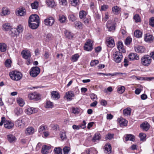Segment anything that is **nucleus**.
Instances as JSON below:
<instances>
[{
	"label": "nucleus",
	"mask_w": 154,
	"mask_h": 154,
	"mask_svg": "<svg viewBox=\"0 0 154 154\" xmlns=\"http://www.w3.org/2000/svg\"><path fill=\"white\" fill-rule=\"evenodd\" d=\"M15 125L20 128H24L25 125L24 119L21 118L18 119L16 121Z\"/></svg>",
	"instance_id": "obj_6"
},
{
	"label": "nucleus",
	"mask_w": 154,
	"mask_h": 154,
	"mask_svg": "<svg viewBox=\"0 0 154 154\" xmlns=\"http://www.w3.org/2000/svg\"><path fill=\"white\" fill-rule=\"evenodd\" d=\"M38 3L37 2H35L31 4L32 8L33 9H36L38 7Z\"/></svg>",
	"instance_id": "obj_55"
},
{
	"label": "nucleus",
	"mask_w": 154,
	"mask_h": 154,
	"mask_svg": "<svg viewBox=\"0 0 154 154\" xmlns=\"http://www.w3.org/2000/svg\"><path fill=\"white\" fill-rule=\"evenodd\" d=\"M134 49L136 52L143 53L146 51L145 48L142 46H138L134 47Z\"/></svg>",
	"instance_id": "obj_16"
},
{
	"label": "nucleus",
	"mask_w": 154,
	"mask_h": 154,
	"mask_svg": "<svg viewBox=\"0 0 154 154\" xmlns=\"http://www.w3.org/2000/svg\"><path fill=\"white\" fill-rule=\"evenodd\" d=\"M141 129L144 131H147L150 128V125L146 122H144L140 125Z\"/></svg>",
	"instance_id": "obj_13"
},
{
	"label": "nucleus",
	"mask_w": 154,
	"mask_h": 154,
	"mask_svg": "<svg viewBox=\"0 0 154 154\" xmlns=\"http://www.w3.org/2000/svg\"><path fill=\"white\" fill-rule=\"evenodd\" d=\"M149 25L152 27H154V17H152L149 19Z\"/></svg>",
	"instance_id": "obj_59"
},
{
	"label": "nucleus",
	"mask_w": 154,
	"mask_h": 154,
	"mask_svg": "<svg viewBox=\"0 0 154 154\" xmlns=\"http://www.w3.org/2000/svg\"><path fill=\"white\" fill-rule=\"evenodd\" d=\"M129 59L131 60H138L139 56L135 53H131L128 55Z\"/></svg>",
	"instance_id": "obj_20"
},
{
	"label": "nucleus",
	"mask_w": 154,
	"mask_h": 154,
	"mask_svg": "<svg viewBox=\"0 0 154 154\" xmlns=\"http://www.w3.org/2000/svg\"><path fill=\"white\" fill-rule=\"evenodd\" d=\"M132 38L129 37H127L125 41V44L126 45H129L132 41Z\"/></svg>",
	"instance_id": "obj_51"
},
{
	"label": "nucleus",
	"mask_w": 154,
	"mask_h": 154,
	"mask_svg": "<svg viewBox=\"0 0 154 154\" xmlns=\"http://www.w3.org/2000/svg\"><path fill=\"white\" fill-rule=\"evenodd\" d=\"M54 151L55 154H62V149L60 147H55Z\"/></svg>",
	"instance_id": "obj_40"
},
{
	"label": "nucleus",
	"mask_w": 154,
	"mask_h": 154,
	"mask_svg": "<svg viewBox=\"0 0 154 154\" xmlns=\"http://www.w3.org/2000/svg\"><path fill=\"white\" fill-rule=\"evenodd\" d=\"M66 19V17L64 15L60 14L59 15V21L61 23H64Z\"/></svg>",
	"instance_id": "obj_45"
},
{
	"label": "nucleus",
	"mask_w": 154,
	"mask_h": 154,
	"mask_svg": "<svg viewBox=\"0 0 154 154\" xmlns=\"http://www.w3.org/2000/svg\"><path fill=\"white\" fill-rule=\"evenodd\" d=\"M75 27L76 29H81L82 28V24L79 21H76L74 23Z\"/></svg>",
	"instance_id": "obj_42"
},
{
	"label": "nucleus",
	"mask_w": 154,
	"mask_h": 154,
	"mask_svg": "<svg viewBox=\"0 0 154 154\" xmlns=\"http://www.w3.org/2000/svg\"><path fill=\"white\" fill-rule=\"evenodd\" d=\"M134 135L131 134H127L125 138V140L126 141L130 140L134 141Z\"/></svg>",
	"instance_id": "obj_32"
},
{
	"label": "nucleus",
	"mask_w": 154,
	"mask_h": 154,
	"mask_svg": "<svg viewBox=\"0 0 154 154\" xmlns=\"http://www.w3.org/2000/svg\"><path fill=\"white\" fill-rule=\"evenodd\" d=\"M139 137L141 140L144 141L145 140L146 134L143 133H141L139 134Z\"/></svg>",
	"instance_id": "obj_54"
},
{
	"label": "nucleus",
	"mask_w": 154,
	"mask_h": 154,
	"mask_svg": "<svg viewBox=\"0 0 154 154\" xmlns=\"http://www.w3.org/2000/svg\"><path fill=\"white\" fill-rule=\"evenodd\" d=\"M29 27L32 29H37L39 26V22H28Z\"/></svg>",
	"instance_id": "obj_17"
},
{
	"label": "nucleus",
	"mask_w": 154,
	"mask_h": 154,
	"mask_svg": "<svg viewBox=\"0 0 154 154\" xmlns=\"http://www.w3.org/2000/svg\"><path fill=\"white\" fill-rule=\"evenodd\" d=\"M3 30L7 31L11 30V26L10 24L9 23H5L3 25Z\"/></svg>",
	"instance_id": "obj_38"
},
{
	"label": "nucleus",
	"mask_w": 154,
	"mask_h": 154,
	"mask_svg": "<svg viewBox=\"0 0 154 154\" xmlns=\"http://www.w3.org/2000/svg\"><path fill=\"white\" fill-rule=\"evenodd\" d=\"M34 132V129L32 127L27 128L25 131L27 135H31L33 134Z\"/></svg>",
	"instance_id": "obj_30"
},
{
	"label": "nucleus",
	"mask_w": 154,
	"mask_h": 154,
	"mask_svg": "<svg viewBox=\"0 0 154 154\" xmlns=\"http://www.w3.org/2000/svg\"><path fill=\"white\" fill-rule=\"evenodd\" d=\"M21 54L23 58L25 59L30 58L31 56L30 52L27 50H23L21 52Z\"/></svg>",
	"instance_id": "obj_15"
},
{
	"label": "nucleus",
	"mask_w": 154,
	"mask_h": 154,
	"mask_svg": "<svg viewBox=\"0 0 154 154\" xmlns=\"http://www.w3.org/2000/svg\"><path fill=\"white\" fill-rule=\"evenodd\" d=\"M154 39L153 36L149 34H146L144 38V40L146 42H150L152 41Z\"/></svg>",
	"instance_id": "obj_25"
},
{
	"label": "nucleus",
	"mask_w": 154,
	"mask_h": 154,
	"mask_svg": "<svg viewBox=\"0 0 154 154\" xmlns=\"http://www.w3.org/2000/svg\"><path fill=\"white\" fill-rule=\"evenodd\" d=\"M117 48L119 50V52H120L125 53L126 50L123 47V45L122 42L121 41L119 42L117 45Z\"/></svg>",
	"instance_id": "obj_18"
},
{
	"label": "nucleus",
	"mask_w": 154,
	"mask_h": 154,
	"mask_svg": "<svg viewBox=\"0 0 154 154\" xmlns=\"http://www.w3.org/2000/svg\"><path fill=\"white\" fill-rule=\"evenodd\" d=\"M93 49L92 44L90 39H88L85 43L84 49L87 51H90Z\"/></svg>",
	"instance_id": "obj_7"
},
{
	"label": "nucleus",
	"mask_w": 154,
	"mask_h": 154,
	"mask_svg": "<svg viewBox=\"0 0 154 154\" xmlns=\"http://www.w3.org/2000/svg\"><path fill=\"white\" fill-rule=\"evenodd\" d=\"M71 4L73 6L76 5L79 2V0H70Z\"/></svg>",
	"instance_id": "obj_63"
},
{
	"label": "nucleus",
	"mask_w": 154,
	"mask_h": 154,
	"mask_svg": "<svg viewBox=\"0 0 154 154\" xmlns=\"http://www.w3.org/2000/svg\"><path fill=\"white\" fill-rule=\"evenodd\" d=\"M16 29L17 32H18V34H19L21 32L23 31V28L21 25H19L17 27Z\"/></svg>",
	"instance_id": "obj_57"
},
{
	"label": "nucleus",
	"mask_w": 154,
	"mask_h": 154,
	"mask_svg": "<svg viewBox=\"0 0 154 154\" xmlns=\"http://www.w3.org/2000/svg\"><path fill=\"white\" fill-rule=\"evenodd\" d=\"M125 88L124 86H121L119 87L117 89V91L119 94H122L125 91Z\"/></svg>",
	"instance_id": "obj_47"
},
{
	"label": "nucleus",
	"mask_w": 154,
	"mask_h": 154,
	"mask_svg": "<svg viewBox=\"0 0 154 154\" xmlns=\"http://www.w3.org/2000/svg\"><path fill=\"white\" fill-rule=\"evenodd\" d=\"M16 14L18 16H23L26 14V10L23 8H18L16 10Z\"/></svg>",
	"instance_id": "obj_14"
},
{
	"label": "nucleus",
	"mask_w": 154,
	"mask_h": 154,
	"mask_svg": "<svg viewBox=\"0 0 154 154\" xmlns=\"http://www.w3.org/2000/svg\"><path fill=\"white\" fill-rule=\"evenodd\" d=\"M1 119V121L0 122V126H2L4 123V127L8 129L12 128L14 126V124L13 123L10 121L6 120L5 118V117H2Z\"/></svg>",
	"instance_id": "obj_2"
},
{
	"label": "nucleus",
	"mask_w": 154,
	"mask_h": 154,
	"mask_svg": "<svg viewBox=\"0 0 154 154\" xmlns=\"http://www.w3.org/2000/svg\"><path fill=\"white\" fill-rule=\"evenodd\" d=\"M47 128V127L46 126H41L38 129V132L40 133H41L43 131L46 130Z\"/></svg>",
	"instance_id": "obj_52"
},
{
	"label": "nucleus",
	"mask_w": 154,
	"mask_h": 154,
	"mask_svg": "<svg viewBox=\"0 0 154 154\" xmlns=\"http://www.w3.org/2000/svg\"><path fill=\"white\" fill-rule=\"evenodd\" d=\"M17 102L21 106H23L24 104V102L23 99L21 98L17 99Z\"/></svg>",
	"instance_id": "obj_48"
},
{
	"label": "nucleus",
	"mask_w": 154,
	"mask_h": 154,
	"mask_svg": "<svg viewBox=\"0 0 154 154\" xmlns=\"http://www.w3.org/2000/svg\"><path fill=\"white\" fill-rule=\"evenodd\" d=\"M7 45L4 43H0V51L1 52H4L6 51Z\"/></svg>",
	"instance_id": "obj_33"
},
{
	"label": "nucleus",
	"mask_w": 154,
	"mask_h": 154,
	"mask_svg": "<svg viewBox=\"0 0 154 154\" xmlns=\"http://www.w3.org/2000/svg\"><path fill=\"white\" fill-rule=\"evenodd\" d=\"M106 27L109 31L113 32L116 29L115 23L111 20H108L106 23Z\"/></svg>",
	"instance_id": "obj_8"
},
{
	"label": "nucleus",
	"mask_w": 154,
	"mask_h": 154,
	"mask_svg": "<svg viewBox=\"0 0 154 154\" xmlns=\"http://www.w3.org/2000/svg\"><path fill=\"white\" fill-rule=\"evenodd\" d=\"M112 11L114 14H118L121 11V8L120 7L116 5L114 6L112 8Z\"/></svg>",
	"instance_id": "obj_22"
},
{
	"label": "nucleus",
	"mask_w": 154,
	"mask_h": 154,
	"mask_svg": "<svg viewBox=\"0 0 154 154\" xmlns=\"http://www.w3.org/2000/svg\"><path fill=\"white\" fill-rule=\"evenodd\" d=\"M14 112L16 115L18 116L22 113L23 110L21 108L17 107L14 109Z\"/></svg>",
	"instance_id": "obj_37"
},
{
	"label": "nucleus",
	"mask_w": 154,
	"mask_h": 154,
	"mask_svg": "<svg viewBox=\"0 0 154 154\" xmlns=\"http://www.w3.org/2000/svg\"><path fill=\"white\" fill-rule=\"evenodd\" d=\"M151 58L148 55H144L141 58V63L144 66H149L151 63Z\"/></svg>",
	"instance_id": "obj_1"
},
{
	"label": "nucleus",
	"mask_w": 154,
	"mask_h": 154,
	"mask_svg": "<svg viewBox=\"0 0 154 154\" xmlns=\"http://www.w3.org/2000/svg\"><path fill=\"white\" fill-rule=\"evenodd\" d=\"M118 121L121 127L126 126L127 125L128 121L122 118L118 119Z\"/></svg>",
	"instance_id": "obj_19"
},
{
	"label": "nucleus",
	"mask_w": 154,
	"mask_h": 154,
	"mask_svg": "<svg viewBox=\"0 0 154 154\" xmlns=\"http://www.w3.org/2000/svg\"><path fill=\"white\" fill-rule=\"evenodd\" d=\"M11 61L10 59H7L5 62V66L8 68L11 67Z\"/></svg>",
	"instance_id": "obj_53"
},
{
	"label": "nucleus",
	"mask_w": 154,
	"mask_h": 154,
	"mask_svg": "<svg viewBox=\"0 0 154 154\" xmlns=\"http://www.w3.org/2000/svg\"><path fill=\"white\" fill-rule=\"evenodd\" d=\"M82 20H84V22L85 23L88 24L90 21V18L89 16H88L85 17L84 19Z\"/></svg>",
	"instance_id": "obj_56"
},
{
	"label": "nucleus",
	"mask_w": 154,
	"mask_h": 154,
	"mask_svg": "<svg viewBox=\"0 0 154 154\" xmlns=\"http://www.w3.org/2000/svg\"><path fill=\"white\" fill-rule=\"evenodd\" d=\"M40 71V69L39 67L37 66L33 67L31 69L30 74L31 76L35 77L39 73Z\"/></svg>",
	"instance_id": "obj_4"
},
{
	"label": "nucleus",
	"mask_w": 154,
	"mask_h": 154,
	"mask_svg": "<svg viewBox=\"0 0 154 154\" xmlns=\"http://www.w3.org/2000/svg\"><path fill=\"white\" fill-rule=\"evenodd\" d=\"M134 35L137 38H140L142 36V33L139 30H137L134 32Z\"/></svg>",
	"instance_id": "obj_36"
},
{
	"label": "nucleus",
	"mask_w": 154,
	"mask_h": 154,
	"mask_svg": "<svg viewBox=\"0 0 154 154\" xmlns=\"http://www.w3.org/2000/svg\"><path fill=\"white\" fill-rule=\"evenodd\" d=\"M60 137L62 140L66 138V134L65 132H61L60 133Z\"/></svg>",
	"instance_id": "obj_62"
},
{
	"label": "nucleus",
	"mask_w": 154,
	"mask_h": 154,
	"mask_svg": "<svg viewBox=\"0 0 154 154\" xmlns=\"http://www.w3.org/2000/svg\"><path fill=\"white\" fill-rule=\"evenodd\" d=\"M133 19L136 23L139 22L141 21L140 17L137 14H136L134 16Z\"/></svg>",
	"instance_id": "obj_46"
},
{
	"label": "nucleus",
	"mask_w": 154,
	"mask_h": 154,
	"mask_svg": "<svg viewBox=\"0 0 154 154\" xmlns=\"http://www.w3.org/2000/svg\"><path fill=\"white\" fill-rule=\"evenodd\" d=\"M69 20L72 21H75L76 19V17L73 14H71L69 17Z\"/></svg>",
	"instance_id": "obj_61"
},
{
	"label": "nucleus",
	"mask_w": 154,
	"mask_h": 154,
	"mask_svg": "<svg viewBox=\"0 0 154 154\" xmlns=\"http://www.w3.org/2000/svg\"><path fill=\"white\" fill-rule=\"evenodd\" d=\"M55 21L54 19V17H50L44 20V24L47 26H51L54 23Z\"/></svg>",
	"instance_id": "obj_9"
},
{
	"label": "nucleus",
	"mask_w": 154,
	"mask_h": 154,
	"mask_svg": "<svg viewBox=\"0 0 154 154\" xmlns=\"http://www.w3.org/2000/svg\"><path fill=\"white\" fill-rule=\"evenodd\" d=\"M9 10L6 7H4L2 9V13L4 16L7 15L9 14Z\"/></svg>",
	"instance_id": "obj_44"
},
{
	"label": "nucleus",
	"mask_w": 154,
	"mask_h": 154,
	"mask_svg": "<svg viewBox=\"0 0 154 154\" xmlns=\"http://www.w3.org/2000/svg\"><path fill=\"white\" fill-rule=\"evenodd\" d=\"M39 22V16L36 14H33L29 17L28 22Z\"/></svg>",
	"instance_id": "obj_10"
},
{
	"label": "nucleus",
	"mask_w": 154,
	"mask_h": 154,
	"mask_svg": "<svg viewBox=\"0 0 154 154\" xmlns=\"http://www.w3.org/2000/svg\"><path fill=\"white\" fill-rule=\"evenodd\" d=\"M113 134H109L106 136V139L110 140L113 137Z\"/></svg>",
	"instance_id": "obj_64"
},
{
	"label": "nucleus",
	"mask_w": 154,
	"mask_h": 154,
	"mask_svg": "<svg viewBox=\"0 0 154 154\" xmlns=\"http://www.w3.org/2000/svg\"><path fill=\"white\" fill-rule=\"evenodd\" d=\"M99 61L97 60H94L92 61L90 63L91 66H96L99 63Z\"/></svg>",
	"instance_id": "obj_58"
},
{
	"label": "nucleus",
	"mask_w": 154,
	"mask_h": 154,
	"mask_svg": "<svg viewBox=\"0 0 154 154\" xmlns=\"http://www.w3.org/2000/svg\"><path fill=\"white\" fill-rule=\"evenodd\" d=\"M131 108L128 107L123 110V113L125 116H130L131 114Z\"/></svg>",
	"instance_id": "obj_27"
},
{
	"label": "nucleus",
	"mask_w": 154,
	"mask_h": 154,
	"mask_svg": "<svg viewBox=\"0 0 154 154\" xmlns=\"http://www.w3.org/2000/svg\"><path fill=\"white\" fill-rule=\"evenodd\" d=\"M53 106V104L52 102L49 101L46 103V105L45 107L46 108H52Z\"/></svg>",
	"instance_id": "obj_50"
},
{
	"label": "nucleus",
	"mask_w": 154,
	"mask_h": 154,
	"mask_svg": "<svg viewBox=\"0 0 154 154\" xmlns=\"http://www.w3.org/2000/svg\"><path fill=\"white\" fill-rule=\"evenodd\" d=\"M8 140L10 143L16 140L15 137L12 134H10L7 136Z\"/></svg>",
	"instance_id": "obj_41"
},
{
	"label": "nucleus",
	"mask_w": 154,
	"mask_h": 154,
	"mask_svg": "<svg viewBox=\"0 0 154 154\" xmlns=\"http://www.w3.org/2000/svg\"><path fill=\"white\" fill-rule=\"evenodd\" d=\"M9 75L13 80L18 81L22 77V74L20 72L13 71L9 73Z\"/></svg>",
	"instance_id": "obj_3"
},
{
	"label": "nucleus",
	"mask_w": 154,
	"mask_h": 154,
	"mask_svg": "<svg viewBox=\"0 0 154 154\" xmlns=\"http://www.w3.org/2000/svg\"><path fill=\"white\" fill-rule=\"evenodd\" d=\"M106 43L107 46L110 48L113 47L115 45L114 39L112 37L108 39Z\"/></svg>",
	"instance_id": "obj_21"
},
{
	"label": "nucleus",
	"mask_w": 154,
	"mask_h": 154,
	"mask_svg": "<svg viewBox=\"0 0 154 154\" xmlns=\"http://www.w3.org/2000/svg\"><path fill=\"white\" fill-rule=\"evenodd\" d=\"M87 13L85 11L82 10L79 12V16L80 18L83 19L87 16Z\"/></svg>",
	"instance_id": "obj_39"
},
{
	"label": "nucleus",
	"mask_w": 154,
	"mask_h": 154,
	"mask_svg": "<svg viewBox=\"0 0 154 154\" xmlns=\"http://www.w3.org/2000/svg\"><path fill=\"white\" fill-rule=\"evenodd\" d=\"M51 98L53 99L57 100L60 98V95L56 91H53L51 93Z\"/></svg>",
	"instance_id": "obj_23"
},
{
	"label": "nucleus",
	"mask_w": 154,
	"mask_h": 154,
	"mask_svg": "<svg viewBox=\"0 0 154 154\" xmlns=\"http://www.w3.org/2000/svg\"><path fill=\"white\" fill-rule=\"evenodd\" d=\"M28 97L30 100H38L40 99L39 95L36 93H31L28 94Z\"/></svg>",
	"instance_id": "obj_12"
},
{
	"label": "nucleus",
	"mask_w": 154,
	"mask_h": 154,
	"mask_svg": "<svg viewBox=\"0 0 154 154\" xmlns=\"http://www.w3.org/2000/svg\"><path fill=\"white\" fill-rule=\"evenodd\" d=\"M9 34L12 37H15L18 35V32H17L15 28H12L9 32Z\"/></svg>",
	"instance_id": "obj_28"
},
{
	"label": "nucleus",
	"mask_w": 154,
	"mask_h": 154,
	"mask_svg": "<svg viewBox=\"0 0 154 154\" xmlns=\"http://www.w3.org/2000/svg\"><path fill=\"white\" fill-rule=\"evenodd\" d=\"M66 98L67 99H69V100H71V97H74V94L71 91H69L66 92Z\"/></svg>",
	"instance_id": "obj_35"
},
{
	"label": "nucleus",
	"mask_w": 154,
	"mask_h": 154,
	"mask_svg": "<svg viewBox=\"0 0 154 154\" xmlns=\"http://www.w3.org/2000/svg\"><path fill=\"white\" fill-rule=\"evenodd\" d=\"M46 2L48 6L51 8L54 7L56 5V4L54 0L50 1L47 0L46 1Z\"/></svg>",
	"instance_id": "obj_31"
},
{
	"label": "nucleus",
	"mask_w": 154,
	"mask_h": 154,
	"mask_svg": "<svg viewBox=\"0 0 154 154\" xmlns=\"http://www.w3.org/2000/svg\"><path fill=\"white\" fill-rule=\"evenodd\" d=\"M72 113L75 114H78L80 110L77 108L73 107L72 108Z\"/></svg>",
	"instance_id": "obj_60"
},
{
	"label": "nucleus",
	"mask_w": 154,
	"mask_h": 154,
	"mask_svg": "<svg viewBox=\"0 0 154 154\" xmlns=\"http://www.w3.org/2000/svg\"><path fill=\"white\" fill-rule=\"evenodd\" d=\"M79 57V55L78 54H76L71 57L70 59L72 61L75 62L77 61Z\"/></svg>",
	"instance_id": "obj_34"
},
{
	"label": "nucleus",
	"mask_w": 154,
	"mask_h": 154,
	"mask_svg": "<svg viewBox=\"0 0 154 154\" xmlns=\"http://www.w3.org/2000/svg\"><path fill=\"white\" fill-rule=\"evenodd\" d=\"M114 60L116 63H119L121 61L122 58V55L121 52L117 51L113 54Z\"/></svg>",
	"instance_id": "obj_5"
},
{
	"label": "nucleus",
	"mask_w": 154,
	"mask_h": 154,
	"mask_svg": "<svg viewBox=\"0 0 154 154\" xmlns=\"http://www.w3.org/2000/svg\"><path fill=\"white\" fill-rule=\"evenodd\" d=\"M51 149L50 146L44 145L42 149V152L43 154H46L49 152L48 150Z\"/></svg>",
	"instance_id": "obj_26"
},
{
	"label": "nucleus",
	"mask_w": 154,
	"mask_h": 154,
	"mask_svg": "<svg viewBox=\"0 0 154 154\" xmlns=\"http://www.w3.org/2000/svg\"><path fill=\"white\" fill-rule=\"evenodd\" d=\"M70 148L69 147L67 146H64L63 148L64 154H68L69 152Z\"/></svg>",
	"instance_id": "obj_49"
},
{
	"label": "nucleus",
	"mask_w": 154,
	"mask_h": 154,
	"mask_svg": "<svg viewBox=\"0 0 154 154\" xmlns=\"http://www.w3.org/2000/svg\"><path fill=\"white\" fill-rule=\"evenodd\" d=\"M38 111V109L33 107H29L25 109L26 113L28 115L37 112Z\"/></svg>",
	"instance_id": "obj_11"
},
{
	"label": "nucleus",
	"mask_w": 154,
	"mask_h": 154,
	"mask_svg": "<svg viewBox=\"0 0 154 154\" xmlns=\"http://www.w3.org/2000/svg\"><path fill=\"white\" fill-rule=\"evenodd\" d=\"M100 135L98 133L95 134L92 140L94 142L96 141L97 140H98L100 139Z\"/></svg>",
	"instance_id": "obj_43"
},
{
	"label": "nucleus",
	"mask_w": 154,
	"mask_h": 154,
	"mask_svg": "<svg viewBox=\"0 0 154 154\" xmlns=\"http://www.w3.org/2000/svg\"><path fill=\"white\" fill-rule=\"evenodd\" d=\"M64 33L66 37L69 39H72L73 37V34L71 32L67 30H65L64 31Z\"/></svg>",
	"instance_id": "obj_24"
},
{
	"label": "nucleus",
	"mask_w": 154,
	"mask_h": 154,
	"mask_svg": "<svg viewBox=\"0 0 154 154\" xmlns=\"http://www.w3.org/2000/svg\"><path fill=\"white\" fill-rule=\"evenodd\" d=\"M105 150L104 152H105L108 154L110 153L111 152V145L109 144H107L105 145Z\"/></svg>",
	"instance_id": "obj_29"
}]
</instances>
